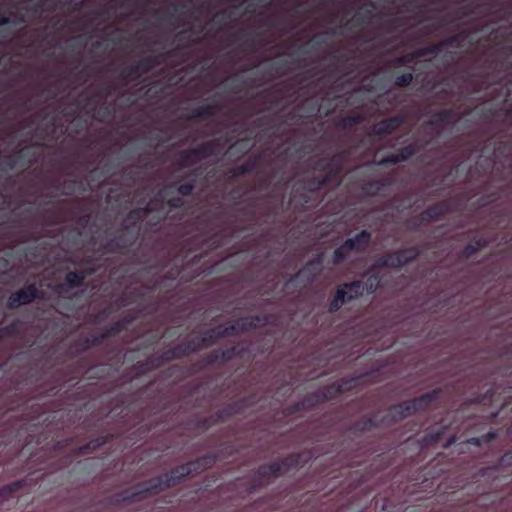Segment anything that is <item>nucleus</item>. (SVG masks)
I'll return each mask as SVG.
<instances>
[{
    "instance_id": "obj_1",
    "label": "nucleus",
    "mask_w": 512,
    "mask_h": 512,
    "mask_svg": "<svg viewBox=\"0 0 512 512\" xmlns=\"http://www.w3.org/2000/svg\"><path fill=\"white\" fill-rule=\"evenodd\" d=\"M217 460V454H206L196 460L179 465L171 469L169 473L152 477L147 481L137 484L132 489L125 490L121 495V500L129 503L141 501L147 496L157 494L176 486L189 476H195L205 471L212 467Z\"/></svg>"
},
{
    "instance_id": "obj_2",
    "label": "nucleus",
    "mask_w": 512,
    "mask_h": 512,
    "mask_svg": "<svg viewBox=\"0 0 512 512\" xmlns=\"http://www.w3.org/2000/svg\"><path fill=\"white\" fill-rule=\"evenodd\" d=\"M441 393V389H434L419 397L402 401L389 408V412L382 418L381 424L390 426L415 414L418 411H425L435 402Z\"/></svg>"
},
{
    "instance_id": "obj_3",
    "label": "nucleus",
    "mask_w": 512,
    "mask_h": 512,
    "mask_svg": "<svg viewBox=\"0 0 512 512\" xmlns=\"http://www.w3.org/2000/svg\"><path fill=\"white\" fill-rule=\"evenodd\" d=\"M364 292V281L361 280H354L339 285L329 302L328 311L330 313L338 312L343 304L358 299Z\"/></svg>"
},
{
    "instance_id": "obj_4",
    "label": "nucleus",
    "mask_w": 512,
    "mask_h": 512,
    "mask_svg": "<svg viewBox=\"0 0 512 512\" xmlns=\"http://www.w3.org/2000/svg\"><path fill=\"white\" fill-rule=\"evenodd\" d=\"M138 236L135 229H130L129 225H122L115 236L103 244V249L108 253H125L136 243Z\"/></svg>"
},
{
    "instance_id": "obj_5",
    "label": "nucleus",
    "mask_w": 512,
    "mask_h": 512,
    "mask_svg": "<svg viewBox=\"0 0 512 512\" xmlns=\"http://www.w3.org/2000/svg\"><path fill=\"white\" fill-rule=\"evenodd\" d=\"M41 297L42 291L38 289L37 285L35 283H29L16 292H13L8 297L6 306L8 309H17L20 306L31 304Z\"/></svg>"
},
{
    "instance_id": "obj_6",
    "label": "nucleus",
    "mask_w": 512,
    "mask_h": 512,
    "mask_svg": "<svg viewBox=\"0 0 512 512\" xmlns=\"http://www.w3.org/2000/svg\"><path fill=\"white\" fill-rule=\"evenodd\" d=\"M421 252L422 250L418 246H412L388 254L390 268L401 269L403 266L414 262L420 256Z\"/></svg>"
},
{
    "instance_id": "obj_7",
    "label": "nucleus",
    "mask_w": 512,
    "mask_h": 512,
    "mask_svg": "<svg viewBox=\"0 0 512 512\" xmlns=\"http://www.w3.org/2000/svg\"><path fill=\"white\" fill-rule=\"evenodd\" d=\"M356 382L357 380L355 378L341 379L323 387L319 390V393L322 395L324 402L330 401L337 398L342 393L354 389L356 387Z\"/></svg>"
},
{
    "instance_id": "obj_8",
    "label": "nucleus",
    "mask_w": 512,
    "mask_h": 512,
    "mask_svg": "<svg viewBox=\"0 0 512 512\" xmlns=\"http://www.w3.org/2000/svg\"><path fill=\"white\" fill-rule=\"evenodd\" d=\"M321 270L316 267H309L307 269V263L294 275H292L285 286L289 288L291 285L295 287L301 286L305 287L306 285L312 284L316 278L320 275Z\"/></svg>"
},
{
    "instance_id": "obj_9",
    "label": "nucleus",
    "mask_w": 512,
    "mask_h": 512,
    "mask_svg": "<svg viewBox=\"0 0 512 512\" xmlns=\"http://www.w3.org/2000/svg\"><path fill=\"white\" fill-rule=\"evenodd\" d=\"M291 201L296 208L305 209L315 206L316 196L297 182L292 189Z\"/></svg>"
},
{
    "instance_id": "obj_10",
    "label": "nucleus",
    "mask_w": 512,
    "mask_h": 512,
    "mask_svg": "<svg viewBox=\"0 0 512 512\" xmlns=\"http://www.w3.org/2000/svg\"><path fill=\"white\" fill-rule=\"evenodd\" d=\"M94 272L92 269L70 271L65 275L64 282L58 286L60 292H69L71 289L81 287L87 276Z\"/></svg>"
},
{
    "instance_id": "obj_11",
    "label": "nucleus",
    "mask_w": 512,
    "mask_h": 512,
    "mask_svg": "<svg viewBox=\"0 0 512 512\" xmlns=\"http://www.w3.org/2000/svg\"><path fill=\"white\" fill-rule=\"evenodd\" d=\"M405 122L403 115H395L393 117L381 120L372 130L375 136H386L396 131Z\"/></svg>"
},
{
    "instance_id": "obj_12",
    "label": "nucleus",
    "mask_w": 512,
    "mask_h": 512,
    "mask_svg": "<svg viewBox=\"0 0 512 512\" xmlns=\"http://www.w3.org/2000/svg\"><path fill=\"white\" fill-rule=\"evenodd\" d=\"M450 212V205L448 201H440L433 205L427 207L420 214V222L421 223H429L433 220H438L442 216L448 214Z\"/></svg>"
},
{
    "instance_id": "obj_13",
    "label": "nucleus",
    "mask_w": 512,
    "mask_h": 512,
    "mask_svg": "<svg viewBox=\"0 0 512 512\" xmlns=\"http://www.w3.org/2000/svg\"><path fill=\"white\" fill-rule=\"evenodd\" d=\"M200 168H195L188 173L185 174L183 178L188 179V181L178 184L177 182H173L169 185V188H175L178 194L181 197L190 196L194 189L196 188V177L200 174Z\"/></svg>"
},
{
    "instance_id": "obj_14",
    "label": "nucleus",
    "mask_w": 512,
    "mask_h": 512,
    "mask_svg": "<svg viewBox=\"0 0 512 512\" xmlns=\"http://www.w3.org/2000/svg\"><path fill=\"white\" fill-rule=\"evenodd\" d=\"M281 464L272 462L270 464H263L255 471L254 476L258 481H263L265 487L269 484L271 478L281 476Z\"/></svg>"
},
{
    "instance_id": "obj_15",
    "label": "nucleus",
    "mask_w": 512,
    "mask_h": 512,
    "mask_svg": "<svg viewBox=\"0 0 512 512\" xmlns=\"http://www.w3.org/2000/svg\"><path fill=\"white\" fill-rule=\"evenodd\" d=\"M458 119V113L454 109L448 108L434 113L429 120V124L431 126L441 127L444 125L455 124Z\"/></svg>"
},
{
    "instance_id": "obj_16",
    "label": "nucleus",
    "mask_w": 512,
    "mask_h": 512,
    "mask_svg": "<svg viewBox=\"0 0 512 512\" xmlns=\"http://www.w3.org/2000/svg\"><path fill=\"white\" fill-rule=\"evenodd\" d=\"M218 152L219 141L217 139L205 141L198 145L197 147L192 148V154H196L199 161L210 156L216 155L218 154Z\"/></svg>"
},
{
    "instance_id": "obj_17",
    "label": "nucleus",
    "mask_w": 512,
    "mask_h": 512,
    "mask_svg": "<svg viewBox=\"0 0 512 512\" xmlns=\"http://www.w3.org/2000/svg\"><path fill=\"white\" fill-rule=\"evenodd\" d=\"M370 240L371 233L367 230H362L361 232L357 233L355 237L347 238L345 240V247L352 249V251H362L368 246Z\"/></svg>"
},
{
    "instance_id": "obj_18",
    "label": "nucleus",
    "mask_w": 512,
    "mask_h": 512,
    "mask_svg": "<svg viewBox=\"0 0 512 512\" xmlns=\"http://www.w3.org/2000/svg\"><path fill=\"white\" fill-rule=\"evenodd\" d=\"M488 245V240L483 237L473 238L460 252V258L462 260H468L475 255L481 248H485Z\"/></svg>"
},
{
    "instance_id": "obj_19",
    "label": "nucleus",
    "mask_w": 512,
    "mask_h": 512,
    "mask_svg": "<svg viewBox=\"0 0 512 512\" xmlns=\"http://www.w3.org/2000/svg\"><path fill=\"white\" fill-rule=\"evenodd\" d=\"M240 332H247L254 330L259 326H264L267 323V316L254 315L240 318L238 321Z\"/></svg>"
},
{
    "instance_id": "obj_20",
    "label": "nucleus",
    "mask_w": 512,
    "mask_h": 512,
    "mask_svg": "<svg viewBox=\"0 0 512 512\" xmlns=\"http://www.w3.org/2000/svg\"><path fill=\"white\" fill-rule=\"evenodd\" d=\"M190 346L184 344L183 342L177 344L176 346L169 348L162 352V358L164 361L171 362L174 360L182 359L189 355Z\"/></svg>"
},
{
    "instance_id": "obj_21",
    "label": "nucleus",
    "mask_w": 512,
    "mask_h": 512,
    "mask_svg": "<svg viewBox=\"0 0 512 512\" xmlns=\"http://www.w3.org/2000/svg\"><path fill=\"white\" fill-rule=\"evenodd\" d=\"M380 424L374 417L363 416L356 422H354L349 430L353 433H363L370 431L373 428H377Z\"/></svg>"
},
{
    "instance_id": "obj_22",
    "label": "nucleus",
    "mask_w": 512,
    "mask_h": 512,
    "mask_svg": "<svg viewBox=\"0 0 512 512\" xmlns=\"http://www.w3.org/2000/svg\"><path fill=\"white\" fill-rule=\"evenodd\" d=\"M390 184V179L373 180L365 183L362 187V191L368 196L375 197Z\"/></svg>"
},
{
    "instance_id": "obj_23",
    "label": "nucleus",
    "mask_w": 512,
    "mask_h": 512,
    "mask_svg": "<svg viewBox=\"0 0 512 512\" xmlns=\"http://www.w3.org/2000/svg\"><path fill=\"white\" fill-rule=\"evenodd\" d=\"M142 75L143 74L139 68V65L136 62L134 64H131V65L123 68L122 71L120 72L118 78L123 84H126L129 81H136V80L140 79V77Z\"/></svg>"
},
{
    "instance_id": "obj_24",
    "label": "nucleus",
    "mask_w": 512,
    "mask_h": 512,
    "mask_svg": "<svg viewBox=\"0 0 512 512\" xmlns=\"http://www.w3.org/2000/svg\"><path fill=\"white\" fill-rule=\"evenodd\" d=\"M260 161H261V157L256 156V157L249 159L245 163L236 166L233 169V176L238 177V176H243V175L255 172V170L260 165Z\"/></svg>"
},
{
    "instance_id": "obj_25",
    "label": "nucleus",
    "mask_w": 512,
    "mask_h": 512,
    "mask_svg": "<svg viewBox=\"0 0 512 512\" xmlns=\"http://www.w3.org/2000/svg\"><path fill=\"white\" fill-rule=\"evenodd\" d=\"M16 158L20 163V168H28L36 161V155L29 147H23L14 151Z\"/></svg>"
},
{
    "instance_id": "obj_26",
    "label": "nucleus",
    "mask_w": 512,
    "mask_h": 512,
    "mask_svg": "<svg viewBox=\"0 0 512 512\" xmlns=\"http://www.w3.org/2000/svg\"><path fill=\"white\" fill-rule=\"evenodd\" d=\"M298 183L315 196L318 191L325 186L321 176L316 175L303 178L299 180Z\"/></svg>"
},
{
    "instance_id": "obj_27",
    "label": "nucleus",
    "mask_w": 512,
    "mask_h": 512,
    "mask_svg": "<svg viewBox=\"0 0 512 512\" xmlns=\"http://www.w3.org/2000/svg\"><path fill=\"white\" fill-rule=\"evenodd\" d=\"M217 112V106L214 104H204L195 108L192 113L188 116V119H205L212 117Z\"/></svg>"
},
{
    "instance_id": "obj_28",
    "label": "nucleus",
    "mask_w": 512,
    "mask_h": 512,
    "mask_svg": "<svg viewBox=\"0 0 512 512\" xmlns=\"http://www.w3.org/2000/svg\"><path fill=\"white\" fill-rule=\"evenodd\" d=\"M301 456L300 454L292 453L283 458L278 464H281V474H285L290 470L297 469L300 466Z\"/></svg>"
},
{
    "instance_id": "obj_29",
    "label": "nucleus",
    "mask_w": 512,
    "mask_h": 512,
    "mask_svg": "<svg viewBox=\"0 0 512 512\" xmlns=\"http://www.w3.org/2000/svg\"><path fill=\"white\" fill-rule=\"evenodd\" d=\"M469 33L464 30L460 33L454 34L443 41L438 42V44H441V50L446 46H453L460 48L463 46V41L468 37Z\"/></svg>"
},
{
    "instance_id": "obj_30",
    "label": "nucleus",
    "mask_w": 512,
    "mask_h": 512,
    "mask_svg": "<svg viewBox=\"0 0 512 512\" xmlns=\"http://www.w3.org/2000/svg\"><path fill=\"white\" fill-rule=\"evenodd\" d=\"M85 191V183L78 179H68L63 183L62 194L66 196L72 195L75 191Z\"/></svg>"
},
{
    "instance_id": "obj_31",
    "label": "nucleus",
    "mask_w": 512,
    "mask_h": 512,
    "mask_svg": "<svg viewBox=\"0 0 512 512\" xmlns=\"http://www.w3.org/2000/svg\"><path fill=\"white\" fill-rule=\"evenodd\" d=\"M199 162L196 154H192V148L185 149L180 152L178 164L183 168H189L194 166Z\"/></svg>"
},
{
    "instance_id": "obj_32",
    "label": "nucleus",
    "mask_w": 512,
    "mask_h": 512,
    "mask_svg": "<svg viewBox=\"0 0 512 512\" xmlns=\"http://www.w3.org/2000/svg\"><path fill=\"white\" fill-rule=\"evenodd\" d=\"M446 429H447V426H441L436 429L433 428L430 431H427L423 438V441L427 445L437 444L442 439L443 435L446 432Z\"/></svg>"
},
{
    "instance_id": "obj_33",
    "label": "nucleus",
    "mask_w": 512,
    "mask_h": 512,
    "mask_svg": "<svg viewBox=\"0 0 512 512\" xmlns=\"http://www.w3.org/2000/svg\"><path fill=\"white\" fill-rule=\"evenodd\" d=\"M143 220L139 211L133 209L126 215L122 225H129L130 229H135L139 233L140 224Z\"/></svg>"
},
{
    "instance_id": "obj_34",
    "label": "nucleus",
    "mask_w": 512,
    "mask_h": 512,
    "mask_svg": "<svg viewBox=\"0 0 512 512\" xmlns=\"http://www.w3.org/2000/svg\"><path fill=\"white\" fill-rule=\"evenodd\" d=\"M167 363L162 358V353L158 356H152L140 363L139 367L145 371H152L160 368L163 364Z\"/></svg>"
},
{
    "instance_id": "obj_35",
    "label": "nucleus",
    "mask_w": 512,
    "mask_h": 512,
    "mask_svg": "<svg viewBox=\"0 0 512 512\" xmlns=\"http://www.w3.org/2000/svg\"><path fill=\"white\" fill-rule=\"evenodd\" d=\"M441 52V44L435 43L413 51L414 58L419 59L429 55H437Z\"/></svg>"
},
{
    "instance_id": "obj_36",
    "label": "nucleus",
    "mask_w": 512,
    "mask_h": 512,
    "mask_svg": "<svg viewBox=\"0 0 512 512\" xmlns=\"http://www.w3.org/2000/svg\"><path fill=\"white\" fill-rule=\"evenodd\" d=\"M363 121V117L360 114H352L342 117L338 126L343 129H351Z\"/></svg>"
},
{
    "instance_id": "obj_37",
    "label": "nucleus",
    "mask_w": 512,
    "mask_h": 512,
    "mask_svg": "<svg viewBox=\"0 0 512 512\" xmlns=\"http://www.w3.org/2000/svg\"><path fill=\"white\" fill-rule=\"evenodd\" d=\"M137 63L142 74H146L154 69L159 64V61L156 56L149 55L140 59Z\"/></svg>"
},
{
    "instance_id": "obj_38",
    "label": "nucleus",
    "mask_w": 512,
    "mask_h": 512,
    "mask_svg": "<svg viewBox=\"0 0 512 512\" xmlns=\"http://www.w3.org/2000/svg\"><path fill=\"white\" fill-rule=\"evenodd\" d=\"M127 323H129V320L117 321V322L113 323L112 325L105 327L104 330L102 331V333L106 339L116 336L124 330L125 325Z\"/></svg>"
},
{
    "instance_id": "obj_39",
    "label": "nucleus",
    "mask_w": 512,
    "mask_h": 512,
    "mask_svg": "<svg viewBox=\"0 0 512 512\" xmlns=\"http://www.w3.org/2000/svg\"><path fill=\"white\" fill-rule=\"evenodd\" d=\"M20 331H21L20 320H14L10 324L0 328V333L2 335V338L15 337V336L19 335Z\"/></svg>"
},
{
    "instance_id": "obj_40",
    "label": "nucleus",
    "mask_w": 512,
    "mask_h": 512,
    "mask_svg": "<svg viewBox=\"0 0 512 512\" xmlns=\"http://www.w3.org/2000/svg\"><path fill=\"white\" fill-rule=\"evenodd\" d=\"M306 410H311L321 403H324L319 391L308 393L303 399Z\"/></svg>"
},
{
    "instance_id": "obj_41",
    "label": "nucleus",
    "mask_w": 512,
    "mask_h": 512,
    "mask_svg": "<svg viewBox=\"0 0 512 512\" xmlns=\"http://www.w3.org/2000/svg\"><path fill=\"white\" fill-rule=\"evenodd\" d=\"M17 167L20 168V163L14 152L0 158V170H13Z\"/></svg>"
},
{
    "instance_id": "obj_42",
    "label": "nucleus",
    "mask_w": 512,
    "mask_h": 512,
    "mask_svg": "<svg viewBox=\"0 0 512 512\" xmlns=\"http://www.w3.org/2000/svg\"><path fill=\"white\" fill-rule=\"evenodd\" d=\"M417 151L418 149L416 144L412 143L399 148L396 154L398 156L399 162L401 163L413 157L417 153Z\"/></svg>"
},
{
    "instance_id": "obj_43",
    "label": "nucleus",
    "mask_w": 512,
    "mask_h": 512,
    "mask_svg": "<svg viewBox=\"0 0 512 512\" xmlns=\"http://www.w3.org/2000/svg\"><path fill=\"white\" fill-rule=\"evenodd\" d=\"M381 278L378 274H371L364 282L365 291L369 294L374 293L380 286Z\"/></svg>"
},
{
    "instance_id": "obj_44",
    "label": "nucleus",
    "mask_w": 512,
    "mask_h": 512,
    "mask_svg": "<svg viewBox=\"0 0 512 512\" xmlns=\"http://www.w3.org/2000/svg\"><path fill=\"white\" fill-rule=\"evenodd\" d=\"M240 355H241V350L238 348V346H232L228 349L221 350L220 351L221 364H225Z\"/></svg>"
},
{
    "instance_id": "obj_45",
    "label": "nucleus",
    "mask_w": 512,
    "mask_h": 512,
    "mask_svg": "<svg viewBox=\"0 0 512 512\" xmlns=\"http://www.w3.org/2000/svg\"><path fill=\"white\" fill-rule=\"evenodd\" d=\"M352 251V249H348V247H345V241L343 244L336 248L333 252V264L338 265L344 262L347 258L348 252Z\"/></svg>"
},
{
    "instance_id": "obj_46",
    "label": "nucleus",
    "mask_w": 512,
    "mask_h": 512,
    "mask_svg": "<svg viewBox=\"0 0 512 512\" xmlns=\"http://www.w3.org/2000/svg\"><path fill=\"white\" fill-rule=\"evenodd\" d=\"M201 344L204 345L205 348L212 346L218 340L216 336V329H209L205 331L202 335H200Z\"/></svg>"
},
{
    "instance_id": "obj_47",
    "label": "nucleus",
    "mask_w": 512,
    "mask_h": 512,
    "mask_svg": "<svg viewBox=\"0 0 512 512\" xmlns=\"http://www.w3.org/2000/svg\"><path fill=\"white\" fill-rule=\"evenodd\" d=\"M414 79L412 72H405L397 75L394 80V85L397 87H408Z\"/></svg>"
},
{
    "instance_id": "obj_48",
    "label": "nucleus",
    "mask_w": 512,
    "mask_h": 512,
    "mask_svg": "<svg viewBox=\"0 0 512 512\" xmlns=\"http://www.w3.org/2000/svg\"><path fill=\"white\" fill-rule=\"evenodd\" d=\"M340 175L341 174L339 173L338 168H333L329 169L323 175H321V178L323 180L324 185H327L337 181Z\"/></svg>"
},
{
    "instance_id": "obj_49",
    "label": "nucleus",
    "mask_w": 512,
    "mask_h": 512,
    "mask_svg": "<svg viewBox=\"0 0 512 512\" xmlns=\"http://www.w3.org/2000/svg\"><path fill=\"white\" fill-rule=\"evenodd\" d=\"M333 161L334 159H330V157H322L315 162L314 169L325 173L330 169Z\"/></svg>"
},
{
    "instance_id": "obj_50",
    "label": "nucleus",
    "mask_w": 512,
    "mask_h": 512,
    "mask_svg": "<svg viewBox=\"0 0 512 512\" xmlns=\"http://www.w3.org/2000/svg\"><path fill=\"white\" fill-rule=\"evenodd\" d=\"M414 61H415V58H414V54H413V51H412V52H409V53H407L405 55L396 57L393 60V64L395 66H407V65L412 64Z\"/></svg>"
},
{
    "instance_id": "obj_51",
    "label": "nucleus",
    "mask_w": 512,
    "mask_h": 512,
    "mask_svg": "<svg viewBox=\"0 0 512 512\" xmlns=\"http://www.w3.org/2000/svg\"><path fill=\"white\" fill-rule=\"evenodd\" d=\"M104 340H106V338L101 332L100 334L91 335L90 337H87L84 342L86 347H97L101 345Z\"/></svg>"
},
{
    "instance_id": "obj_52",
    "label": "nucleus",
    "mask_w": 512,
    "mask_h": 512,
    "mask_svg": "<svg viewBox=\"0 0 512 512\" xmlns=\"http://www.w3.org/2000/svg\"><path fill=\"white\" fill-rule=\"evenodd\" d=\"M184 344H187L189 345L190 349H189V355L192 354V353H196L198 351H200L201 349L205 348L203 344H201V338L200 336L198 337H195L193 339H190V340H187V341H184L183 342Z\"/></svg>"
},
{
    "instance_id": "obj_53",
    "label": "nucleus",
    "mask_w": 512,
    "mask_h": 512,
    "mask_svg": "<svg viewBox=\"0 0 512 512\" xmlns=\"http://www.w3.org/2000/svg\"><path fill=\"white\" fill-rule=\"evenodd\" d=\"M229 417H231V415L229 413L228 407L226 406L225 408L215 412L211 419L214 423H220L226 421Z\"/></svg>"
},
{
    "instance_id": "obj_54",
    "label": "nucleus",
    "mask_w": 512,
    "mask_h": 512,
    "mask_svg": "<svg viewBox=\"0 0 512 512\" xmlns=\"http://www.w3.org/2000/svg\"><path fill=\"white\" fill-rule=\"evenodd\" d=\"M264 487H265V483L263 481H258L257 478H255V476H253V480L251 482L247 483L245 490L248 494H252Z\"/></svg>"
},
{
    "instance_id": "obj_55",
    "label": "nucleus",
    "mask_w": 512,
    "mask_h": 512,
    "mask_svg": "<svg viewBox=\"0 0 512 512\" xmlns=\"http://www.w3.org/2000/svg\"><path fill=\"white\" fill-rule=\"evenodd\" d=\"M400 163L397 154H389L376 162L378 166H389Z\"/></svg>"
},
{
    "instance_id": "obj_56",
    "label": "nucleus",
    "mask_w": 512,
    "mask_h": 512,
    "mask_svg": "<svg viewBox=\"0 0 512 512\" xmlns=\"http://www.w3.org/2000/svg\"><path fill=\"white\" fill-rule=\"evenodd\" d=\"M113 113V107L112 105H105L103 107H101L98 111H97V119L102 121L104 120L105 118L111 116Z\"/></svg>"
},
{
    "instance_id": "obj_57",
    "label": "nucleus",
    "mask_w": 512,
    "mask_h": 512,
    "mask_svg": "<svg viewBox=\"0 0 512 512\" xmlns=\"http://www.w3.org/2000/svg\"><path fill=\"white\" fill-rule=\"evenodd\" d=\"M166 204L170 210H176L180 209L184 205V201L182 197H172L167 200Z\"/></svg>"
},
{
    "instance_id": "obj_58",
    "label": "nucleus",
    "mask_w": 512,
    "mask_h": 512,
    "mask_svg": "<svg viewBox=\"0 0 512 512\" xmlns=\"http://www.w3.org/2000/svg\"><path fill=\"white\" fill-rule=\"evenodd\" d=\"M241 406L242 405L240 404L239 400L228 404L227 407H228L230 415L233 416V415H237V414H242L245 410Z\"/></svg>"
},
{
    "instance_id": "obj_59",
    "label": "nucleus",
    "mask_w": 512,
    "mask_h": 512,
    "mask_svg": "<svg viewBox=\"0 0 512 512\" xmlns=\"http://www.w3.org/2000/svg\"><path fill=\"white\" fill-rule=\"evenodd\" d=\"M323 265V254H318L309 261H307V269L309 267H316L322 271Z\"/></svg>"
},
{
    "instance_id": "obj_60",
    "label": "nucleus",
    "mask_w": 512,
    "mask_h": 512,
    "mask_svg": "<svg viewBox=\"0 0 512 512\" xmlns=\"http://www.w3.org/2000/svg\"><path fill=\"white\" fill-rule=\"evenodd\" d=\"M330 159H334L330 169L338 168L339 173L341 174L343 171V156L341 154H335L331 156Z\"/></svg>"
},
{
    "instance_id": "obj_61",
    "label": "nucleus",
    "mask_w": 512,
    "mask_h": 512,
    "mask_svg": "<svg viewBox=\"0 0 512 512\" xmlns=\"http://www.w3.org/2000/svg\"><path fill=\"white\" fill-rule=\"evenodd\" d=\"M303 410H306V408H305V405L303 403V400H301V401H298V402L294 403L293 405L289 406L287 408V413L289 415H292V414L301 412Z\"/></svg>"
},
{
    "instance_id": "obj_62",
    "label": "nucleus",
    "mask_w": 512,
    "mask_h": 512,
    "mask_svg": "<svg viewBox=\"0 0 512 512\" xmlns=\"http://www.w3.org/2000/svg\"><path fill=\"white\" fill-rule=\"evenodd\" d=\"M238 400H239L240 404L242 405L241 407H243L244 410H246L249 407H252L256 403L255 396H247V397L240 398Z\"/></svg>"
},
{
    "instance_id": "obj_63",
    "label": "nucleus",
    "mask_w": 512,
    "mask_h": 512,
    "mask_svg": "<svg viewBox=\"0 0 512 512\" xmlns=\"http://www.w3.org/2000/svg\"><path fill=\"white\" fill-rule=\"evenodd\" d=\"M206 362L208 365H213L215 363H221V357H220V351H213L208 357L206 358Z\"/></svg>"
},
{
    "instance_id": "obj_64",
    "label": "nucleus",
    "mask_w": 512,
    "mask_h": 512,
    "mask_svg": "<svg viewBox=\"0 0 512 512\" xmlns=\"http://www.w3.org/2000/svg\"><path fill=\"white\" fill-rule=\"evenodd\" d=\"M114 87L112 85L104 86L100 91L96 93V96L99 98H104L112 94Z\"/></svg>"
}]
</instances>
